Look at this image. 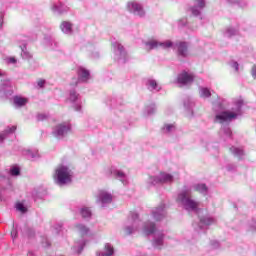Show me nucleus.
Here are the masks:
<instances>
[{
    "mask_svg": "<svg viewBox=\"0 0 256 256\" xmlns=\"http://www.w3.org/2000/svg\"><path fill=\"white\" fill-rule=\"evenodd\" d=\"M177 201L183 203L186 209L195 211L199 207V202L191 199V190H185L178 195Z\"/></svg>",
    "mask_w": 256,
    "mask_h": 256,
    "instance_id": "1",
    "label": "nucleus"
},
{
    "mask_svg": "<svg viewBox=\"0 0 256 256\" xmlns=\"http://www.w3.org/2000/svg\"><path fill=\"white\" fill-rule=\"evenodd\" d=\"M54 178L57 179L59 185H65V183H71V170L67 166H58Z\"/></svg>",
    "mask_w": 256,
    "mask_h": 256,
    "instance_id": "2",
    "label": "nucleus"
},
{
    "mask_svg": "<svg viewBox=\"0 0 256 256\" xmlns=\"http://www.w3.org/2000/svg\"><path fill=\"white\" fill-rule=\"evenodd\" d=\"M195 76L193 74H189L187 71H183L177 77V82L180 85H189V83H193Z\"/></svg>",
    "mask_w": 256,
    "mask_h": 256,
    "instance_id": "3",
    "label": "nucleus"
},
{
    "mask_svg": "<svg viewBox=\"0 0 256 256\" xmlns=\"http://www.w3.org/2000/svg\"><path fill=\"white\" fill-rule=\"evenodd\" d=\"M175 48L177 49V54L180 57H187V55H189V45L187 42L178 41L175 44Z\"/></svg>",
    "mask_w": 256,
    "mask_h": 256,
    "instance_id": "4",
    "label": "nucleus"
},
{
    "mask_svg": "<svg viewBox=\"0 0 256 256\" xmlns=\"http://www.w3.org/2000/svg\"><path fill=\"white\" fill-rule=\"evenodd\" d=\"M237 114L229 111H224L218 115H216L215 119L216 121H219L220 123H225L227 121H231L232 119H236Z\"/></svg>",
    "mask_w": 256,
    "mask_h": 256,
    "instance_id": "5",
    "label": "nucleus"
},
{
    "mask_svg": "<svg viewBox=\"0 0 256 256\" xmlns=\"http://www.w3.org/2000/svg\"><path fill=\"white\" fill-rule=\"evenodd\" d=\"M128 8L133 11L134 15H138L139 17H145V9L143 6L137 2H129Z\"/></svg>",
    "mask_w": 256,
    "mask_h": 256,
    "instance_id": "6",
    "label": "nucleus"
},
{
    "mask_svg": "<svg viewBox=\"0 0 256 256\" xmlns=\"http://www.w3.org/2000/svg\"><path fill=\"white\" fill-rule=\"evenodd\" d=\"M69 131H71V125L64 122L56 126L55 134L57 137H63V135H67Z\"/></svg>",
    "mask_w": 256,
    "mask_h": 256,
    "instance_id": "7",
    "label": "nucleus"
},
{
    "mask_svg": "<svg viewBox=\"0 0 256 256\" xmlns=\"http://www.w3.org/2000/svg\"><path fill=\"white\" fill-rule=\"evenodd\" d=\"M77 75H78V79L80 81H83L84 83H86V81H89V79L91 78V74L89 73V70L83 67L78 68Z\"/></svg>",
    "mask_w": 256,
    "mask_h": 256,
    "instance_id": "8",
    "label": "nucleus"
},
{
    "mask_svg": "<svg viewBox=\"0 0 256 256\" xmlns=\"http://www.w3.org/2000/svg\"><path fill=\"white\" fill-rule=\"evenodd\" d=\"M158 181L159 183H171L173 181V175L161 172Z\"/></svg>",
    "mask_w": 256,
    "mask_h": 256,
    "instance_id": "9",
    "label": "nucleus"
},
{
    "mask_svg": "<svg viewBox=\"0 0 256 256\" xmlns=\"http://www.w3.org/2000/svg\"><path fill=\"white\" fill-rule=\"evenodd\" d=\"M146 47H148L149 51L153 50V49H159L160 47V42L152 39L149 40L148 42L145 43Z\"/></svg>",
    "mask_w": 256,
    "mask_h": 256,
    "instance_id": "10",
    "label": "nucleus"
},
{
    "mask_svg": "<svg viewBox=\"0 0 256 256\" xmlns=\"http://www.w3.org/2000/svg\"><path fill=\"white\" fill-rule=\"evenodd\" d=\"M100 199L102 203H111V201H113V196L107 192H101Z\"/></svg>",
    "mask_w": 256,
    "mask_h": 256,
    "instance_id": "11",
    "label": "nucleus"
},
{
    "mask_svg": "<svg viewBox=\"0 0 256 256\" xmlns=\"http://www.w3.org/2000/svg\"><path fill=\"white\" fill-rule=\"evenodd\" d=\"M72 27L73 25L67 21L62 22L60 25V29L63 31V33H71Z\"/></svg>",
    "mask_w": 256,
    "mask_h": 256,
    "instance_id": "12",
    "label": "nucleus"
},
{
    "mask_svg": "<svg viewBox=\"0 0 256 256\" xmlns=\"http://www.w3.org/2000/svg\"><path fill=\"white\" fill-rule=\"evenodd\" d=\"M161 49H164V51H169V49H173L175 45L173 44V41L166 40L164 42H160Z\"/></svg>",
    "mask_w": 256,
    "mask_h": 256,
    "instance_id": "13",
    "label": "nucleus"
},
{
    "mask_svg": "<svg viewBox=\"0 0 256 256\" xmlns=\"http://www.w3.org/2000/svg\"><path fill=\"white\" fill-rule=\"evenodd\" d=\"M144 232L146 233V235H151L153 233H155V223H147L144 226Z\"/></svg>",
    "mask_w": 256,
    "mask_h": 256,
    "instance_id": "14",
    "label": "nucleus"
},
{
    "mask_svg": "<svg viewBox=\"0 0 256 256\" xmlns=\"http://www.w3.org/2000/svg\"><path fill=\"white\" fill-rule=\"evenodd\" d=\"M27 101H28L27 98H23V97H19V96H16L14 98V103L18 107H23V106L27 105Z\"/></svg>",
    "mask_w": 256,
    "mask_h": 256,
    "instance_id": "15",
    "label": "nucleus"
},
{
    "mask_svg": "<svg viewBox=\"0 0 256 256\" xmlns=\"http://www.w3.org/2000/svg\"><path fill=\"white\" fill-rule=\"evenodd\" d=\"M76 229L80 231L81 235H87L89 233V228L82 224H77Z\"/></svg>",
    "mask_w": 256,
    "mask_h": 256,
    "instance_id": "16",
    "label": "nucleus"
},
{
    "mask_svg": "<svg viewBox=\"0 0 256 256\" xmlns=\"http://www.w3.org/2000/svg\"><path fill=\"white\" fill-rule=\"evenodd\" d=\"M106 253L102 254V256H111L113 253H115V250L113 249V246L111 244H106L104 247Z\"/></svg>",
    "mask_w": 256,
    "mask_h": 256,
    "instance_id": "17",
    "label": "nucleus"
},
{
    "mask_svg": "<svg viewBox=\"0 0 256 256\" xmlns=\"http://www.w3.org/2000/svg\"><path fill=\"white\" fill-rule=\"evenodd\" d=\"M195 191H197L198 193H207V185L197 184L195 186Z\"/></svg>",
    "mask_w": 256,
    "mask_h": 256,
    "instance_id": "18",
    "label": "nucleus"
},
{
    "mask_svg": "<svg viewBox=\"0 0 256 256\" xmlns=\"http://www.w3.org/2000/svg\"><path fill=\"white\" fill-rule=\"evenodd\" d=\"M81 215L84 219H87L88 217H91V210L89 208H82Z\"/></svg>",
    "mask_w": 256,
    "mask_h": 256,
    "instance_id": "19",
    "label": "nucleus"
},
{
    "mask_svg": "<svg viewBox=\"0 0 256 256\" xmlns=\"http://www.w3.org/2000/svg\"><path fill=\"white\" fill-rule=\"evenodd\" d=\"M16 209H17V211H20L21 213H27V208L21 202L16 203Z\"/></svg>",
    "mask_w": 256,
    "mask_h": 256,
    "instance_id": "20",
    "label": "nucleus"
},
{
    "mask_svg": "<svg viewBox=\"0 0 256 256\" xmlns=\"http://www.w3.org/2000/svg\"><path fill=\"white\" fill-rule=\"evenodd\" d=\"M201 97H211V91L208 88H202Z\"/></svg>",
    "mask_w": 256,
    "mask_h": 256,
    "instance_id": "21",
    "label": "nucleus"
},
{
    "mask_svg": "<svg viewBox=\"0 0 256 256\" xmlns=\"http://www.w3.org/2000/svg\"><path fill=\"white\" fill-rule=\"evenodd\" d=\"M45 83H46L45 79L40 78L37 81V85H38V87H40V89H43V87H45Z\"/></svg>",
    "mask_w": 256,
    "mask_h": 256,
    "instance_id": "22",
    "label": "nucleus"
},
{
    "mask_svg": "<svg viewBox=\"0 0 256 256\" xmlns=\"http://www.w3.org/2000/svg\"><path fill=\"white\" fill-rule=\"evenodd\" d=\"M10 173H11V175L17 176V175H19L20 170H19V168L14 167V168H12V169L10 170Z\"/></svg>",
    "mask_w": 256,
    "mask_h": 256,
    "instance_id": "23",
    "label": "nucleus"
},
{
    "mask_svg": "<svg viewBox=\"0 0 256 256\" xmlns=\"http://www.w3.org/2000/svg\"><path fill=\"white\" fill-rule=\"evenodd\" d=\"M76 99H77V92L72 91V92L70 93V100H71V101H75Z\"/></svg>",
    "mask_w": 256,
    "mask_h": 256,
    "instance_id": "24",
    "label": "nucleus"
},
{
    "mask_svg": "<svg viewBox=\"0 0 256 256\" xmlns=\"http://www.w3.org/2000/svg\"><path fill=\"white\" fill-rule=\"evenodd\" d=\"M17 130V127L16 126H12L11 128L9 129H6V133H13Z\"/></svg>",
    "mask_w": 256,
    "mask_h": 256,
    "instance_id": "25",
    "label": "nucleus"
},
{
    "mask_svg": "<svg viewBox=\"0 0 256 256\" xmlns=\"http://www.w3.org/2000/svg\"><path fill=\"white\" fill-rule=\"evenodd\" d=\"M196 1H198V5L201 9H203V7H205V1H203V0H196Z\"/></svg>",
    "mask_w": 256,
    "mask_h": 256,
    "instance_id": "26",
    "label": "nucleus"
},
{
    "mask_svg": "<svg viewBox=\"0 0 256 256\" xmlns=\"http://www.w3.org/2000/svg\"><path fill=\"white\" fill-rule=\"evenodd\" d=\"M131 233H133V228H126L125 229V235H131Z\"/></svg>",
    "mask_w": 256,
    "mask_h": 256,
    "instance_id": "27",
    "label": "nucleus"
},
{
    "mask_svg": "<svg viewBox=\"0 0 256 256\" xmlns=\"http://www.w3.org/2000/svg\"><path fill=\"white\" fill-rule=\"evenodd\" d=\"M234 151H235L236 155H243V150L242 149L235 148Z\"/></svg>",
    "mask_w": 256,
    "mask_h": 256,
    "instance_id": "28",
    "label": "nucleus"
},
{
    "mask_svg": "<svg viewBox=\"0 0 256 256\" xmlns=\"http://www.w3.org/2000/svg\"><path fill=\"white\" fill-rule=\"evenodd\" d=\"M199 11L197 10V8H192V14L197 17V15H199Z\"/></svg>",
    "mask_w": 256,
    "mask_h": 256,
    "instance_id": "29",
    "label": "nucleus"
},
{
    "mask_svg": "<svg viewBox=\"0 0 256 256\" xmlns=\"http://www.w3.org/2000/svg\"><path fill=\"white\" fill-rule=\"evenodd\" d=\"M150 85L153 87V89H156L157 87V82L155 80L150 81Z\"/></svg>",
    "mask_w": 256,
    "mask_h": 256,
    "instance_id": "30",
    "label": "nucleus"
},
{
    "mask_svg": "<svg viewBox=\"0 0 256 256\" xmlns=\"http://www.w3.org/2000/svg\"><path fill=\"white\" fill-rule=\"evenodd\" d=\"M173 127H175L173 124H167L166 125V129H167L168 132L171 131V129H173Z\"/></svg>",
    "mask_w": 256,
    "mask_h": 256,
    "instance_id": "31",
    "label": "nucleus"
},
{
    "mask_svg": "<svg viewBox=\"0 0 256 256\" xmlns=\"http://www.w3.org/2000/svg\"><path fill=\"white\" fill-rule=\"evenodd\" d=\"M154 219H156V221H161V219H163V215H161V217H158L157 213H154Z\"/></svg>",
    "mask_w": 256,
    "mask_h": 256,
    "instance_id": "32",
    "label": "nucleus"
},
{
    "mask_svg": "<svg viewBox=\"0 0 256 256\" xmlns=\"http://www.w3.org/2000/svg\"><path fill=\"white\" fill-rule=\"evenodd\" d=\"M9 63H17V60L14 57H10Z\"/></svg>",
    "mask_w": 256,
    "mask_h": 256,
    "instance_id": "33",
    "label": "nucleus"
},
{
    "mask_svg": "<svg viewBox=\"0 0 256 256\" xmlns=\"http://www.w3.org/2000/svg\"><path fill=\"white\" fill-rule=\"evenodd\" d=\"M3 27V15H0V29Z\"/></svg>",
    "mask_w": 256,
    "mask_h": 256,
    "instance_id": "34",
    "label": "nucleus"
},
{
    "mask_svg": "<svg viewBox=\"0 0 256 256\" xmlns=\"http://www.w3.org/2000/svg\"><path fill=\"white\" fill-rule=\"evenodd\" d=\"M252 77H253V79H256V71H255V69L252 70Z\"/></svg>",
    "mask_w": 256,
    "mask_h": 256,
    "instance_id": "35",
    "label": "nucleus"
},
{
    "mask_svg": "<svg viewBox=\"0 0 256 256\" xmlns=\"http://www.w3.org/2000/svg\"><path fill=\"white\" fill-rule=\"evenodd\" d=\"M5 139V134H0V141H3Z\"/></svg>",
    "mask_w": 256,
    "mask_h": 256,
    "instance_id": "36",
    "label": "nucleus"
},
{
    "mask_svg": "<svg viewBox=\"0 0 256 256\" xmlns=\"http://www.w3.org/2000/svg\"><path fill=\"white\" fill-rule=\"evenodd\" d=\"M0 77H5V73L0 70Z\"/></svg>",
    "mask_w": 256,
    "mask_h": 256,
    "instance_id": "37",
    "label": "nucleus"
},
{
    "mask_svg": "<svg viewBox=\"0 0 256 256\" xmlns=\"http://www.w3.org/2000/svg\"><path fill=\"white\" fill-rule=\"evenodd\" d=\"M135 217L137 218V217H139V215H138V214H135Z\"/></svg>",
    "mask_w": 256,
    "mask_h": 256,
    "instance_id": "38",
    "label": "nucleus"
}]
</instances>
